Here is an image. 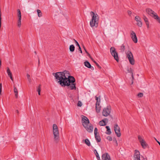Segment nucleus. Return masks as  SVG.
Segmentation results:
<instances>
[{
  "instance_id": "1",
  "label": "nucleus",
  "mask_w": 160,
  "mask_h": 160,
  "mask_svg": "<svg viewBox=\"0 0 160 160\" xmlns=\"http://www.w3.org/2000/svg\"><path fill=\"white\" fill-rule=\"evenodd\" d=\"M52 74L55 78L57 81H58V83L62 86H64L65 85H68L65 84L66 81H65L66 77L65 76L64 74L62 73L61 72H57L56 73H53Z\"/></svg>"
},
{
  "instance_id": "2",
  "label": "nucleus",
  "mask_w": 160,
  "mask_h": 160,
  "mask_svg": "<svg viewBox=\"0 0 160 160\" xmlns=\"http://www.w3.org/2000/svg\"><path fill=\"white\" fill-rule=\"evenodd\" d=\"M65 84L67 83L68 85H64L65 86H68V88H69L71 90H75L76 89V84L74 83L75 81V79L73 77L70 76V75L68 76V77H66L65 78Z\"/></svg>"
},
{
  "instance_id": "3",
  "label": "nucleus",
  "mask_w": 160,
  "mask_h": 160,
  "mask_svg": "<svg viewBox=\"0 0 160 160\" xmlns=\"http://www.w3.org/2000/svg\"><path fill=\"white\" fill-rule=\"evenodd\" d=\"M90 14L92 16V19L90 22V26L92 28L94 27L96 28L98 26V23L96 22L97 17L98 15L92 11L90 12Z\"/></svg>"
},
{
  "instance_id": "4",
  "label": "nucleus",
  "mask_w": 160,
  "mask_h": 160,
  "mask_svg": "<svg viewBox=\"0 0 160 160\" xmlns=\"http://www.w3.org/2000/svg\"><path fill=\"white\" fill-rule=\"evenodd\" d=\"M53 133L54 136V141L57 143L59 140V135L58 127L56 124L53 125Z\"/></svg>"
},
{
  "instance_id": "5",
  "label": "nucleus",
  "mask_w": 160,
  "mask_h": 160,
  "mask_svg": "<svg viewBox=\"0 0 160 160\" xmlns=\"http://www.w3.org/2000/svg\"><path fill=\"white\" fill-rule=\"evenodd\" d=\"M146 11L148 15L153 18L159 23H160V18L154 11L150 8H147L146 9Z\"/></svg>"
},
{
  "instance_id": "6",
  "label": "nucleus",
  "mask_w": 160,
  "mask_h": 160,
  "mask_svg": "<svg viewBox=\"0 0 160 160\" xmlns=\"http://www.w3.org/2000/svg\"><path fill=\"white\" fill-rule=\"evenodd\" d=\"M110 52L112 55L114 57V58L116 61L118 62L119 61V58L118 54L116 51V49L114 47H111L110 49Z\"/></svg>"
},
{
  "instance_id": "7",
  "label": "nucleus",
  "mask_w": 160,
  "mask_h": 160,
  "mask_svg": "<svg viewBox=\"0 0 160 160\" xmlns=\"http://www.w3.org/2000/svg\"><path fill=\"white\" fill-rule=\"evenodd\" d=\"M126 54L127 57L128 58L130 64L132 65H134L135 61L132 52L129 51H128L127 52Z\"/></svg>"
},
{
  "instance_id": "8",
  "label": "nucleus",
  "mask_w": 160,
  "mask_h": 160,
  "mask_svg": "<svg viewBox=\"0 0 160 160\" xmlns=\"http://www.w3.org/2000/svg\"><path fill=\"white\" fill-rule=\"evenodd\" d=\"M82 123L84 128H86V126L88 125L89 123V121L88 118L86 117L82 116Z\"/></svg>"
},
{
  "instance_id": "9",
  "label": "nucleus",
  "mask_w": 160,
  "mask_h": 160,
  "mask_svg": "<svg viewBox=\"0 0 160 160\" xmlns=\"http://www.w3.org/2000/svg\"><path fill=\"white\" fill-rule=\"evenodd\" d=\"M138 138L142 148L144 149H145L147 148L148 146V145L141 137L140 135H139L138 136Z\"/></svg>"
},
{
  "instance_id": "10",
  "label": "nucleus",
  "mask_w": 160,
  "mask_h": 160,
  "mask_svg": "<svg viewBox=\"0 0 160 160\" xmlns=\"http://www.w3.org/2000/svg\"><path fill=\"white\" fill-rule=\"evenodd\" d=\"M111 112V109L110 107L108 106L107 108H104L102 112V115L107 117L109 115Z\"/></svg>"
},
{
  "instance_id": "11",
  "label": "nucleus",
  "mask_w": 160,
  "mask_h": 160,
  "mask_svg": "<svg viewBox=\"0 0 160 160\" xmlns=\"http://www.w3.org/2000/svg\"><path fill=\"white\" fill-rule=\"evenodd\" d=\"M114 130L117 136L119 137L121 136V133L120 132V128L117 124H116L114 127Z\"/></svg>"
},
{
  "instance_id": "12",
  "label": "nucleus",
  "mask_w": 160,
  "mask_h": 160,
  "mask_svg": "<svg viewBox=\"0 0 160 160\" xmlns=\"http://www.w3.org/2000/svg\"><path fill=\"white\" fill-rule=\"evenodd\" d=\"M140 154L138 150H135V153L133 156L134 158V160H140Z\"/></svg>"
},
{
  "instance_id": "13",
  "label": "nucleus",
  "mask_w": 160,
  "mask_h": 160,
  "mask_svg": "<svg viewBox=\"0 0 160 160\" xmlns=\"http://www.w3.org/2000/svg\"><path fill=\"white\" fill-rule=\"evenodd\" d=\"M131 37L133 41L135 43H137L138 42V39L135 33L132 31L131 33Z\"/></svg>"
},
{
  "instance_id": "14",
  "label": "nucleus",
  "mask_w": 160,
  "mask_h": 160,
  "mask_svg": "<svg viewBox=\"0 0 160 160\" xmlns=\"http://www.w3.org/2000/svg\"><path fill=\"white\" fill-rule=\"evenodd\" d=\"M89 132H91L93 130V127L92 125L90 124L89 125L87 126L86 128H85Z\"/></svg>"
},
{
  "instance_id": "15",
  "label": "nucleus",
  "mask_w": 160,
  "mask_h": 160,
  "mask_svg": "<svg viewBox=\"0 0 160 160\" xmlns=\"http://www.w3.org/2000/svg\"><path fill=\"white\" fill-rule=\"evenodd\" d=\"M143 18L146 24L147 28H149V24L148 18L144 15L143 16Z\"/></svg>"
},
{
  "instance_id": "16",
  "label": "nucleus",
  "mask_w": 160,
  "mask_h": 160,
  "mask_svg": "<svg viewBox=\"0 0 160 160\" xmlns=\"http://www.w3.org/2000/svg\"><path fill=\"white\" fill-rule=\"evenodd\" d=\"M96 109L97 112L98 113L100 112L101 109L100 103H98V104H96Z\"/></svg>"
},
{
  "instance_id": "17",
  "label": "nucleus",
  "mask_w": 160,
  "mask_h": 160,
  "mask_svg": "<svg viewBox=\"0 0 160 160\" xmlns=\"http://www.w3.org/2000/svg\"><path fill=\"white\" fill-rule=\"evenodd\" d=\"M105 120H108V119H105L104 120H102V121H101L99 122V124L101 126H105L106 125L105 123Z\"/></svg>"
},
{
  "instance_id": "18",
  "label": "nucleus",
  "mask_w": 160,
  "mask_h": 160,
  "mask_svg": "<svg viewBox=\"0 0 160 160\" xmlns=\"http://www.w3.org/2000/svg\"><path fill=\"white\" fill-rule=\"evenodd\" d=\"M128 72L130 73L131 74V76L133 79H134L133 74V70L131 68H128L127 70Z\"/></svg>"
},
{
  "instance_id": "19",
  "label": "nucleus",
  "mask_w": 160,
  "mask_h": 160,
  "mask_svg": "<svg viewBox=\"0 0 160 160\" xmlns=\"http://www.w3.org/2000/svg\"><path fill=\"white\" fill-rule=\"evenodd\" d=\"M84 64L86 67L88 68H91V65L88 61H86L85 62H84Z\"/></svg>"
},
{
  "instance_id": "20",
  "label": "nucleus",
  "mask_w": 160,
  "mask_h": 160,
  "mask_svg": "<svg viewBox=\"0 0 160 160\" xmlns=\"http://www.w3.org/2000/svg\"><path fill=\"white\" fill-rule=\"evenodd\" d=\"M106 128L107 129V132H106V133L107 134H110L111 133V131L109 127L108 126H106Z\"/></svg>"
},
{
  "instance_id": "21",
  "label": "nucleus",
  "mask_w": 160,
  "mask_h": 160,
  "mask_svg": "<svg viewBox=\"0 0 160 160\" xmlns=\"http://www.w3.org/2000/svg\"><path fill=\"white\" fill-rule=\"evenodd\" d=\"M17 11L18 18H21V13L20 10L19 9H18Z\"/></svg>"
},
{
  "instance_id": "22",
  "label": "nucleus",
  "mask_w": 160,
  "mask_h": 160,
  "mask_svg": "<svg viewBox=\"0 0 160 160\" xmlns=\"http://www.w3.org/2000/svg\"><path fill=\"white\" fill-rule=\"evenodd\" d=\"M62 72V73L64 74L65 76L66 77H68V76H70V74H69V72L67 71H64Z\"/></svg>"
},
{
  "instance_id": "23",
  "label": "nucleus",
  "mask_w": 160,
  "mask_h": 160,
  "mask_svg": "<svg viewBox=\"0 0 160 160\" xmlns=\"http://www.w3.org/2000/svg\"><path fill=\"white\" fill-rule=\"evenodd\" d=\"M14 92L15 93V97L17 98L18 97V91L17 88L15 87L14 88Z\"/></svg>"
},
{
  "instance_id": "24",
  "label": "nucleus",
  "mask_w": 160,
  "mask_h": 160,
  "mask_svg": "<svg viewBox=\"0 0 160 160\" xmlns=\"http://www.w3.org/2000/svg\"><path fill=\"white\" fill-rule=\"evenodd\" d=\"M85 143L88 146L91 145L88 139H86L84 140Z\"/></svg>"
},
{
  "instance_id": "25",
  "label": "nucleus",
  "mask_w": 160,
  "mask_h": 160,
  "mask_svg": "<svg viewBox=\"0 0 160 160\" xmlns=\"http://www.w3.org/2000/svg\"><path fill=\"white\" fill-rule=\"evenodd\" d=\"M69 50L71 52H73L74 51L75 47L73 45H70L69 47Z\"/></svg>"
},
{
  "instance_id": "26",
  "label": "nucleus",
  "mask_w": 160,
  "mask_h": 160,
  "mask_svg": "<svg viewBox=\"0 0 160 160\" xmlns=\"http://www.w3.org/2000/svg\"><path fill=\"white\" fill-rule=\"evenodd\" d=\"M120 50L121 52H123L125 50V46L123 44L120 47Z\"/></svg>"
},
{
  "instance_id": "27",
  "label": "nucleus",
  "mask_w": 160,
  "mask_h": 160,
  "mask_svg": "<svg viewBox=\"0 0 160 160\" xmlns=\"http://www.w3.org/2000/svg\"><path fill=\"white\" fill-rule=\"evenodd\" d=\"M95 137L96 140L97 142H100L101 141V139L100 137L99 136L96 135L95 136Z\"/></svg>"
},
{
  "instance_id": "28",
  "label": "nucleus",
  "mask_w": 160,
  "mask_h": 160,
  "mask_svg": "<svg viewBox=\"0 0 160 160\" xmlns=\"http://www.w3.org/2000/svg\"><path fill=\"white\" fill-rule=\"evenodd\" d=\"M21 18H18V20L17 22V26L18 27L20 28L21 27Z\"/></svg>"
},
{
  "instance_id": "29",
  "label": "nucleus",
  "mask_w": 160,
  "mask_h": 160,
  "mask_svg": "<svg viewBox=\"0 0 160 160\" xmlns=\"http://www.w3.org/2000/svg\"><path fill=\"white\" fill-rule=\"evenodd\" d=\"M94 152L96 154V156L97 157V159H98V160H100V157L99 156V154H98V152H97V150H94Z\"/></svg>"
},
{
  "instance_id": "30",
  "label": "nucleus",
  "mask_w": 160,
  "mask_h": 160,
  "mask_svg": "<svg viewBox=\"0 0 160 160\" xmlns=\"http://www.w3.org/2000/svg\"><path fill=\"white\" fill-rule=\"evenodd\" d=\"M41 85L40 84L39 85L38 87L37 88V91L38 92V94L39 95H40V92L41 90Z\"/></svg>"
},
{
  "instance_id": "31",
  "label": "nucleus",
  "mask_w": 160,
  "mask_h": 160,
  "mask_svg": "<svg viewBox=\"0 0 160 160\" xmlns=\"http://www.w3.org/2000/svg\"><path fill=\"white\" fill-rule=\"evenodd\" d=\"M37 11L38 13V17H42V14L41 10L39 9H38L37 10Z\"/></svg>"
},
{
  "instance_id": "32",
  "label": "nucleus",
  "mask_w": 160,
  "mask_h": 160,
  "mask_svg": "<svg viewBox=\"0 0 160 160\" xmlns=\"http://www.w3.org/2000/svg\"><path fill=\"white\" fill-rule=\"evenodd\" d=\"M137 22V25L139 27H141L142 25V23L141 21V20L138 21Z\"/></svg>"
},
{
  "instance_id": "33",
  "label": "nucleus",
  "mask_w": 160,
  "mask_h": 160,
  "mask_svg": "<svg viewBox=\"0 0 160 160\" xmlns=\"http://www.w3.org/2000/svg\"><path fill=\"white\" fill-rule=\"evenodd\" d=\"M95 99L96 100V104H98L100 103V98H98L97 96H95Z\"/></svg>"
},
{
  "instance_id": "34",
  "label": "nucleus",
  "mask_w": 160,
  "mask_h": 160,
  "mask_svg": "<svg viewBox=\"0 0 160 160\" xmlns=\"http://www.w3.org/2000/svg\"><path fill=\"white\" fill-rule=\"evenodd\" d=\"M27 77L28 79V80L29 83H31L32 82V80L31 78L30 75H29L28 74H27Z\"/></svg>"
},
{
  "instance_id": "35",
  "label": "nucleus",
  "mask_w": 160,
  "mask_h": 160,
  "mask_svg": "<svg viewBox=\"0 0 160 160\" xmlns=\"http://www.w3.org/2000/svg\"><path fill=\"white\" fill-rule=\"evenodd\" d=\"M135 20L137 22L141 20V18L138 16H136L135 17Z\"/></svg>"
},
{
  "instance_id": "36",
  "label": "nucleus",
  "mask_w": 160,
  "mask_h": 160,
  "mask_svg": "<svg viewBox=\"0 0 160 160\" xmlns=\"http://www.w3.org/2000/svg\"><path fill=\"white\" fill-rule=\"evenodd\" d=\"M143 93L140 92V93H138L137 95V96L139 98H142L143 97Z\"/></svg>"
},
{
  "instance_id": "37",
  "label": "nucleus",
  "mask_w": 160,
  "mask_h": 160,
  "mask_svg": "<svg viewBox=\"0 0 160 160\" xmlns=\"http://www.w3.org/2000/svg\"><path fill=\"white\" fill-rule=\"evenodd\" d=\"M77 105L79 107H81L82 105V103L80 101H78L77 104Z\"/></svg>"
},
{
  "instance_id": "38",
  "label": "nucleus",
  "mask_w": 160,
  "mask_h": 160,
  "mask_svg": "<svg viewBox=\"0 0 160 160\" xmlns=\"http://www.w3.org/2000/svg\"><path fill=\"white\" fill-rule=\"evenodd\" d=\"M94 133L95 136L97 135V134L98 133V129L96 128L94 129Z\"/></svg>"
},
{
  "instance_id": "39",
  "label": "nucleus",
  "mask_w": 160,
  "mask_h": 160,
  "mask_svg": "<svg viewBox=\"0 0 160 160\" xmlns=\"http://www.w3.org/2000/svg\"><path fill=\"white\" fill-rule=\"evenodd\" d=\"M107 139L109 141H111L112 140V137L110 136H108Z\"/></svg>"
},
{
  "instance_id": "40",
  "label": "nucleus",
  "mask_w": 160,
  "mask_h": 160,
  "mask_svg": "<svg viewBox=\"0 0 160 160\" xmlns=\"http://www.w3.org/2000/svg\"><path fill=\"white\" fill-rule=\"evenodd\" d=\"M74 40L75 41V43L76 44V45L78 46V47H79V46H80L79 44L78 43V42L75 39H74Z\"/></svg>"
},
{
  "instance_id": "41",
  "label": "nucleus",
  "mask_w": 160,
  "mask_h": 160,
  "mask_svg": "<svg viewBox=\"0 0 160 160\" xmlns=\"http://www.w3.org/2000/svg\"><path fill=\"white\" fill-rule=\"evenodd\" d=\"M113 141L115 142L116 143V146H118V142H117V141L116 139H113Z\"/></svg>"
},
{
  "instance_id": "42",
  "label": "nucleus",
  "mask_w": 160,
  "mask_h": 160,
  "mask_svg": "<svg viewBox=\"0 0 160 160\" xmlns=\"http://www.w3.org/2000/svg\"><path fill=\"white\" fill-rule=\"evenodd\" d=\"M127 13L128 14V15H131V14H132V12L131 11H129V10H128V11H127Z\"/></svg>"
},
{
  "instance_id": "43",
  "label": "nucleus",
  "mask_w": 160,
  "mask_h": 160,
  "mask_svg": "<svg viewBox=\"0 0 160 160\" xmlns=\"http://www.w3.org/2000/svg\"><path fill=\"white\" fill-rule=\"evenodd\" d=\"M7 73H8L11 72L9 68L8 67H7Z\"/></svg>"
},
{
  "instance_id": "44",
  "label": "nucleus",
  "mask_w": 160,
  "mask_h": 160,
  "mask_svg": "<svg viewBox=\"0 0 160 160\" xmlns=\"http://www.w3.org/2000/svg\"><path fill=\"white\" fill-rule=\"evenodd\" d=\"M78 50L81 53H82V51L81 49V48L80 46H79V47H78Z\"/></svg>"
},
{
  "instance_id": "45",
  "label": "nucleus",
  "mask_w": 160,
  "mask_h": 160,
  "mask_svg": "<svg viewBox=\"0 0 160 160\" xmlns=\"http://www.w3.org/2000/svg\"><path fill=\"white\" fill-rule=\"evenodd\" d=\"M96 66H97V67L100 68V69H101V67L99 66V65L98 63V64H96Z\"/></svg>"
},
{
  "instance_id": "46",
  "label": "nucleus",
  "mask_w": 160,
  "mask_h": 160,
  "mask_svg": "<svg viewBox=\"0 0 160 160\" xmlns=\"http://www.w3.org/2000/svg\"><path fill=\"white\" fill-rule=\"evenodd\" d=\"M8 76H11L12 75L11 72L8 73Z\"/></svg>"
},
{
  "instance_id": "47",
  "label": "nucleus",
  "mask_w": 160,
  "mask_h": 160,
  "mask_svg": "<svg viewBox=\"0 0 160 160\" xmlns=\"http://www.w3.org/2000/svg\"><path fill=\"white\" fill-rule=\"evenodd\" d=\"M133 79H133V78H132V80H131V84H132L133 83Z\"/></svg>"
},
{
  "instance_id": "48",
  "label": "nucleus",
  "mask_w": 160,
  "mask_h": 160,
  "mask_svg": "<svg viewBox=\"0 0 160 160\" xmlns=\"http://www.w3.org/2000/svg\"><path fill=\"white\" fill-rule=\"evenodd\" d=\"M9 77H10V79H11V80L13 81V78L12 77V75L9 76Z\"/></svg>"
},
{
  "instance_id": "49",
  "label": "nucleus",
  "mask_w": 160,
  "mask_h": 160,
  "mask_svg": "<svg viewBox=\"0 0 160 160\" xmlns=\"http://www.w3.org/2000/svg\"><path fill=\"white\" fill-rule=\"evenodd\" d=\"M9 77H10V79H11V80L13 81V78L12 77V75L9 76Z\"/></svg>"
},
{
  "instance_id": "50",
  "label": "nucleus",
  "mask_w": 160,
  "mask_h": 160,
  "mask_svg": "<svg viewBox=\"0 0 160 160\" xmlns=\"http://www.w3.org/2000/svg\"><path fill=\"white\" fill-rule=\"evenodd\" d=\"M83 48L84 49V50L85 51V52H86V53H88V52L86 50V48H85V47L84 46H83Z\"/></svg>"
},
{
  "instance_id": "51",
  "label": "nucleus",
  "mask_w": 160,
  "mask_h": 160,
  "mask_svg": "<svg viewBox=\"0 0 160 160\" xmlns=\"http://www.w3.org/2000/svg\"><path fill=\"white\" fill-rule=\"evenodd\" d=\"M2 89H0V95H2Z\"/></svg>"
},
{
  "instance_id": "52",
  "label": "nucleus",
  "mask_w": 160,
  "mask_h": 160,
  "mask_svg": "<svg viewBox=\"0 0 160 160\" xmlns=\"http://www.w3.org/2000/svg\"><path fill=\"white\" fill-rule=\"evenodd\" d=\"M2 89V84L1 83H0V89Z\"/></svg>"
},
{
  "instance_id": "53",
  "label": "nucleus",
  "mask_w": 160,
  "mask_h": 160,
  "mask_svg": "<svg viewBox=\"0 0 160 160\" xmlns=\"http://www.w3.org/2000/svg\"><path fill=\"white\" fill-rule=\"evenodd\" d=\"M1 62H2V61H1V59L0 58V67H1Z\"/></svg>"
},
{
  "instance_id": "54",
  "label": "nucleus",
  "mask_w": 160,
  "mask_h": 160,
  "mask_svg": "<svg viewBox=\"0 0 160 160\" xmlns=\"http://www.w3.org/2000/svg\"><path fill=\"white\" fill-rule=\"evenodd\" d=\"M91 68V70H93L94 69V68L93 67H92L91 66V68Z\"/></svg>"
},
{
  "instance_id": "55",
  "label": "nucleus",
  "mask_w": 160,
  "mask_h": 160,
  "mask_svg": "<svg viewBox=\"0 0 160 160\" xmlns=\"http://www.w3.org/2000/svg\"><path fill=\"white\" fill-rule=\"evenodd\" d=\"M40 64V60L39 58H38V64Z\"/></svg>"
},
{
  "instance_id": "56",
  "label": "nucleus",
  "mask_w": 160,
  "mask_h": 160,
  "mask_svg": "<svg viewBox=\"0 0 160 160\" xmlns=\"http://www.w3.org/2000/svg\"><path fill=\"white\" fill-rule=\"evenodd\" d=\"M86 53L88 55V56H89V57H90V56H91L90 54L88 52V53Z\"/></svg>"
},
{
  "instance_id": "57",
  "label": "nucleus",
  "mask_w": 160,
  "mask_h": 160,
  "mask_svg": "<svg viewBox=\"0 0 160 160\" xmlns=\"http://www.w3.org/2000/svg\"><path fill=\"white\" fill-rule=\"evenodd\" d=\"M90 58H91V59H92V60L93 61H94V59L91 56H90Z\"/></svg>"
},
{
  "instance_id": "58",
  "label": "nucleus",
  "mask_w": 160,
  "mask_h": 160,
  "mask_svg": "<svg viewBox=\"0 0 160 160\" xmlns=\"http://www.w3.org/2000/svg\"><path fill=\"white\" fill-rule=\"evenodd\" d=\"M90 58H91V59H92V60L93 61H94V59L91 56H90Z\"/></svg>"
},
{
  "instance_id": "59",
  "label": "nucleus",
  "mask_w": 160,
  "mask_h": 160,
  "mask_svg": "<svg viewBox=\"0 0 160 160\" xmlns=\"http://www.w3.org/2000/svg\"><path fill=\"white\" fill-rule=\"evenodd\" d=\"M90 58H91V59H92V60L93 61H94V59L91 56H90Z\"/></svg>"
},
{
  "instance_id": "60",
  "label": "nucleus",
  "mask_w": 160,
  "mask_h": 160,
  "mask_svg": "<svg viewBox=\"0 0 160 160\" xmlns=\"http://www.w3.org/2000/svg\"><path fill=\"white\" fill-rule=\"evenodd\" d=\"M93 62L96 64H96H98V63L95 61L94 60L93 61Z\"/></svg>"
},
{
  "instance_id": "61",
  "label": "nucleus",
  "mask_w": 160,
  "mask_h": 160,
  "mask_svg": "<svg viewBox=\"0 0 160 160\" xmlns=\"http://www.w3.org/2000/svg\"><path fill=\"white\" fill-rule=\"evenodd\" d=\"M93 62L96 64H96H98V63L95 61L94 60L93 61Z\"/></svg>"
},
{
  "instance_id": "62",
  "label": "nucleus",
  "mask_w": 160,
  "mask_h": 160,
  "mask_svg": "<svg viewBox=\"0 0 160 160\" xmlns=\"http://www.w3.org/2000/svg\"><path fill=\"white\" fill-rule=\"evenodd\" d=\"M93 62L96 64H96H98V63L95 61L94 60L93 61Z\"/></svg>"
},
{
  "instance_id": "63",
  "label": "nucleus",
  "mask_w": 160,
  "mask_h": 160,
  "mask_svg": "<svg viewBox=\"0 0 160 160\" xmlns=\"http://www.w3.org/2000/svg\"><path fill=\"white\" fill-rule=\"evenodd\" d=\"M93 62L96 64H96H98V63L95 61L94 60L93 61Z\"/></svg>"
},
{
  "instance_id": "64",
  "label": "nucleus",
  "mask_w": 160,
  "mask_h": 160,
  "mask_svg": "<svg viewBox=\"0 0 160 160\" xmlns=\"http://www.w3.org/2000/svg\"><path fill=\"white\" fill-rule=\"evenodd\" d=\"M16 112L17 113H18H18H19V111H18V110H16Z\"/></svg>"
}]
</instances>
